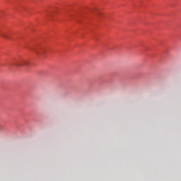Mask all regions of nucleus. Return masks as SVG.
<instances>
[{
    "label": "nucleus",
    "mask_w": 181,
    "mask_h": 181,
    "mask_svg": "<svg viewBox=\"0 0 181 181\" xmlns=\"http://www.w3.org/2000/svg\"><path fill=\"white\" fill-rule=\"evenodd\" d=\"M1 37L6 40H10V37L8 34H1Z\"/></svg>",
    "instance_id": "nucleus-3"
},
{
    "label": "nucleus",
    "mask_w": 181,
    "mask_h": 181,
    "mask_svg": "<svg viewBox=\"0 0 181 181\" xmlns=\"http://www.w3.org/2000/svg\"><path fill=\"white\" fill-rule=\"evenodd\" d=\"M35 53L37 55L40 56L44 54V49H41V51L35 50Z\"/></svg>",
    "instance_id": "nucleus-2"
},
{
    "label": "nucleus",
    "mask_w": 181,
    "mask_h": 181,
    "mask_svg": "<svg viewBox=\"0 0 181 181\" xmlns=\"http://www.w3.org/2000/svg\"><path fill=\"white\" fill-rule=\"evenodd\" d=\"M0 129H1V126H0Z\"/></svg>",
    "instance_id": "nucleus-4"
},
{
    "label": "nucleus",
    "mask_w": 181,
    "mask_h": 181,
    "mask_svg": "<svg viewBox=\"0 0 181 181\" xmlns=\"http://www.w3.org/2000/svg\"><path fill=\"white\" fill-rule=\"evenodd\" d=\"M28 64V62L27 61L25 60H21V61H19L18 62L13 64V66H16L17 67L18 66H27Z\"/></svg>",
    "instance_id": "nucleus-1"
}]
</instances>
